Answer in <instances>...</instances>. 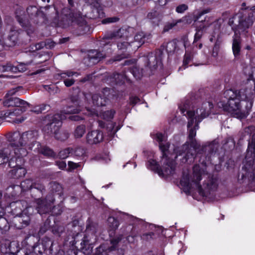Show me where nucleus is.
Masks as SVG:
<instances>
[{
    "mask_svg": "<svg viewBox=\"0 0 255 255\" xmlns=\"http://www.w3.org/2000/svg\"><path fill=\"white\" fill-rule=\"evenodd\" d=\"M130 44L128 43L127 42H122L119 43L118 44V47L119 49L123 50L125 49H127L128 47H129Z\"/></svg>",
    "mask_w": 255,
    "mask_h": 255,
    "instance_id": "50",
    "label": "nucleus"
},
{
    "mask_svg": "<svg viewBox=\"0 0 255 255\" xmlns=\"http://www.w3.org/2000/svg\"><path fill=\"white\" fill-rule=\"evenodd\" d=\"M21 89L20 87H17L15 88H13L10 90H9L8 93L5 95L6 97H11L12 95L15 94L17 92H18L20 89Z\"/></svg>",
    "mask_w": 255,
    "mask_h": 255,
    "instance_id": "49",
    "label": "nucleus"
},
{
    "mask_svg": "<svg viewBox=\"0 0 255 255\" xmlns=\"http://www.w3.org/2000/svg\"><path fill=\"white\" fill-rule=\"evenodd\" d=\"M139 102V99L136 97H132L130 99V102L132 105H135Z\"/></svg>",
    "mask_w": 255,
    "mask_h": 255,
    "instance_id": "55",
    "label": "nucleus"
},
{
    "mask_svg": "<svg viewBox=\"0 0 255 255\" xmlns=\"http://www.w3.org/2000/svg\"><path fill=\"white\" fill-rule=\"evenodd\" d=\"M38 12L37 8L36 6H31L27 8V12L30 15L37 14Z\"/></svg>",
    "mask_w": 255,
    "mask_h": 255,
    "instance_id": "44",
    "label": "nucleus"
},
{
    "mask_svg": "<svg viewBox=\"0 0 255 255\" xmlns=\"http://www.w3.org/2000/svg\"><path fill=\"white\" fill-rule=\"evenodd\" d=\"M127 240H128L129 242H133V237H132V236H128V237L127 238Z\"/></svg>",
    "mask_w": 255,
    "mask_h": 255,
    "instance_id": "62",
    "label": "nucleus"
},
{
    "mask_svg": "<svg viewBox=\"0 0 255 255\" xmlns=\"http://www.w3.org/2000/svg\"><path fill=\"white\" fill-rule=\"evenodd\" d=\"M191 60V57L187 53L185 55V59L183 61V65L185 66L187 65Z\"/></svg>",
    "mask_w": 255,
    "mask_h": 255,
    "instance_id": "56",
    "label": "nucleus"
},
{
    "mask_svg": "<svg viewBox=\"0 0 255 255\" xmlns=\"http://www.w3.org/2000/svg\"><path fill=\"white\" fill-rule=\"evenodd\" d=\"M114 78L117 83H121L127 79V75L125 74H117L114 76Z\"/></svg>",
    "mask_w": 255,
    "mask_h": 255,
    "instance_id": "40",
    "label": "nucleus"
},
{
    "mask_svg": "<svg viewBox=\"0 0 255 255\" xmlns=\"http://www.w3.org/2000/svg\"><path fill=\"white\" fill-rule=\"evenodd\" d=\"M255 158V142L253 140L249 143L248 148L244 162V165L243 170L245 173H243V176L252 177L254 175L255 167L254 165Z\"/></svg>",
    "mask_w": 255,
    "mask_h": 255,
    "instance_id": "8",
    "label": "nucleus"
},
{
    "mask_svg": "<svg viewBox=\"0 0 255 255\" xmlns=\"http://www.w3.org/2000/svg\"><path fill=\"white\" fill-rule=\"evenodd\" d=\"M163 50H165L167 53L174 52L176 48V43L175 41H171L164 43L162 46Z\"/></svg>",
    "mask_w": 255,
    "mask_h": 255,
    "instance_id": "26",
    "label": "nucleus"
},
{
    "mask_svg": "<svg viewBox=\"0 0 255 255\" xmlns=\"http://www.w3.org/2000/svg\"><path fill=\"white\" fill-rule=\"evenodd\" d=\"M20 152V149L16 148V143H11L7 148L0 150V164L6 163L11 158L14 160Z\"/></svg>",
    "mask_w": 255,
    "mask_h": 255,
    "instance_id": "10",
    "label": "nucleus"
},
{
    "mask_svg": "<svg viewBox=\"0 0 255 255\" xmlns=\"http://www.w3.org/2000/svg\"><path fill=\"white\" fill-rule=\"evenodd\" d=\"M86 131V127L84 125L78 126L74 131V135L75 138H79L83 136Z\"/></svg>",
    "mask_w": 255,
    "mask_h": 255,
    "instance_id": "27",
    "label": "nucleus"
},
{
    "mask_svg": "<svg viewBox=\"0 0 255 255\" xmlns=\"http://www.w3.org/2000/svg\"><path fill=\"white\" fill-rule=\"evenodd\" d=\"M157 15V13L156 11H154V12H149L148 15H147V17L150 18V19H153L154 18L155 16H156Z\"/></svg>",
    "mask_w": 255,
    "mask_h": 255,
    "instance_id": "57",
    "label": "nucleus"
},
{
    "mask_svg": "<svg viewBox=\"0 0 255 255\" xmlns=\"http://www.w3.org/2000/svg\"><path fill=\"white\" fill-rule=\"evenodd\" d=\"M46 46H47L48 48H51L54 46V43L53 42H51L50 43V45H49L48 43L45 44Z\"/></svg>",
    "mask_w": 255,
    "mask_h": 255,
    "instance_id": "61",
    "label": "nucleus"
},
{
    "mask_svg": "<svg viewBox=\"0 0 255 255\" xmlns=\"http://www.w3.org/2000/svg\"><path fill=\"white\" fill-rule=\"evenodd\" d=\"M87 114L88 115H96L108 121L112 119L115 114V111L114 110L107 111L102 113L100 109H96L95 108L90 109L89 107L87 108Z\"/></svg>",
    "mask_w": 255,
    "mask_h": 255,
    "instance_id": "15",
    "label": "nucleus"
},
{
    "mask_svg": "<svg viewBox=\"0 0 255 255\" xmlns=\"http://www.w3.org/2000/svg\"><path fill=\"white\" fill-rule=\"evenodd\" d=\"M72 155L74 156L78 157H83L86 154V149L83 147H77L74 150L72 149Z\"/></svg>",
    "mask_w": 255,
    "mask_h": 255,
    "instance_id": "29",
    "label": "nucleus"
},
{
    "mask_svg": "<svg viewBox=\"0 0 255 255\" xmlns=\"http://www.w3.org/2000/svg\"><path fill=\"white\" fill-rule=\"evenodd\" d=\"M20 152L14 160L11 158L9 160L8 165L13 168L10 172V176L13 178H20L23 177L26 173V170L21 166L24 163L23 157L26 156L27 153V150L23 148H20Z\"/></svg>",
    "mask_w": 255,
    "mask_h": 255,
    "instance_id": "7",
    "label": "nucleus"
},
{
    "mask_svg": "<svg viewBox=\"0 0 255 255\" xmlns=\"http://www.w3.org/2000/svg\"><path fill=\"white\" fill-rule=\"evenodd\" d=\"M3 105L6 107H17L26 108L28 107V103L16 97H5Z\"/></svg>",
    "mask_w": 255,
    "mask_h": 255,
    "instance_id": "13",
    "label": "nucleus"
},
{
    "mask_svg": "<svg viewBox=\"0 0 255 255\" xmlns=\"http://www.w3.org/2000/svg\"><path fill=\"white\" fill-rule=\"evenodd\" d=\"M54 201L53 196L51 195L47 196L45 199H38L36 200V209L38 213L43 214L51 211V204L53 203Z\"/></svg>",
    "mask_w": 255,
    "mask_h": 255,
    "instance_id": "11",
    "label": "nucleus"
},
{
    "mask_svg": "<svg viewBox=\"0 0 255 255\" xmlns=\"http://www.w3.org/2000/svg\"><path fill=\"white\" fill-rule=\"evenodd\" d=\"M21 187L23 191H26L34 188L42 191L44 189L43 186L38 184H33L32 181L30 179H26L21 183Z\"/></svg>",
    "mask_w": 255,
    "mask_h": 255,
    "instance_id": "19",
    "label": "nucleus"
},
{
    "mask_svg": "<svg viewBox=\"0 0 255 255\" xmlns=\"http://www.w3.org/2000/svg\"><path fill=\"white\" fill-rule=\"evenodd\" d=\"M167 2V0H158L157 2L161 6L165 5Z\"/></svg>",
    "mask_w": 255,
    "mask_h": 255,
    "instance_id": "58",
    "label": "nucleus"
},
{
    "mask_svg": "<svg viewBox=\"0 0 255 255\" xmlns=\"http://www.w3.org/2000/svg\"><path fill=\"white\" fill-rule=\"evenodd\" d=\"M51 212L53 215H58L61 214L62 211L60 207L58 206L57 207H54Z\"/></svg>",
    "mask_w": 255,
    "mask_h": 255,
    "instance_id": "51",
    "label": "nucleus"
},
{
    "mask_svg": "<svg viewBox=\"0 0 255 255\" xmlns=\"http://www.w3.org/2000/svg\"><path fill=\"white\" fill-rule=\"evenodd\" d=\"M1 72H11L13 73H15L16 68L15 66H13L10 63H7L4 65H1Z\"/></svg>",
    "mask_w": 255,
    "mask_h": 255,
    "instance_id": "30",
    "label": "nucleus"
},
{
    "mask_svg": "<svg viewBox=\"0 0 255 255\" xmlns=\"http://www.w3.org/2000/svg\"><path fill=\"white\" fill-rule=\"evenodd\" d=\"M69 40V38H65L62 39V41H61L62 43L65 42Z\"/></svg>",
    "mask_w": 255,
    "mask_h": 255,
    "instance_id": "64",
    "label": "nucleus"
},
{
    "mask_svg": "<svg viewBox=\"0 0 255 255\" xmlns=\"http://www.w3.org/2000/svg\"><path fill=\"white\" fill-rule=\"evenodd\" d=\"M18 34V30L15 29L14 27L11 28L7 38L5 41V44L8 46L14 45L17 41Z\"/></svg>",
    "mask_w": 255,
    "mask_h": 255,
    "instance_id": "18",
    "label": "nucleus"
},
{
    "mask_svg": "<svg viewBox=\"0 0 255 255\" xmlns=\"http://www.w3.org/2000/svg\"><path fill=\"white\" fill-rule=\"evenodd\" d=\"M51 191L55 193V195L61 196L62 195V187L58 183L53 182L51 183Z\"/></svg>",
    "mask_w": 255,
    "mask_h": 255,
    "instance_id": "28",
    "label": "nucleus"
},
{
    "mask_svg": "<svg viewBox=\"0 0 255 255\" xmlns=\"http://www.w3.org/2000/svg\"><path fill=\"white\" fill-rule=\"evenodd\" d=\"M56 114L53 115H48L45 118L46 126L43 128L44 131L54 136L57 140L64 141L69 136V133L66 130H60L62 125V120L66 118L64 115Z\"/></svg>",
    "mask_w": 255,
    "mask_h": 255,
    "instance_id": "5",
    "label": "nucleus"
},
{
    "mask_svg": "<svg viewBox=\"0 0 255 255\" xmlns=\"http://www.w3.org/2000/svg\"><path fill=\"white\" fill-rule=\"evenodd\" d=\"M101 249L100 248L99 250H97L96 252L94 255H103L102 253L101 252Z\"/></svg>",
    "mask_w": 255,
    "mask_h": 255,
    "instance_id": "60",
    "label": "nucleus"
},
{
    "mask_svg": "<svg viewBox=\"0 0 255 255\" xmlns=\"http://www.w3.org/2000/svg\"><path fill=\"white\" fill-rule=\"evenodd\" d=\"M206 174L205 169L199 165H195L193 167V172L190 176L183 175L180 183L184 189L188 192L196 191L200 195L204 196L206 192L215 190L217 187V180L211 177L202 186L200 181Z\"/></svg>",
    "mask_w": 255,
    "mask_h": 255,
    "instance_id": "3",
    "label": "nucleus"
},
{
    "mask_svg": "<svg viewBox=\"0 0 255 255\" xmlns=\"http://www.w3.org/2000/svg\"><path fill=\"white\" fill-rule=\"evenodd\" d=\"M152 55L153 54H151L148 59V65L150 67L156 66L159 61V59H157L156 56H153Z\"/></svg>",
    "mask_w": 255,
    "mask_h": 255,
    "instance_id": "38",
    "label": "nucleus"
},
{
    "mask_svg": "<svg viewBox=\"0 0 255 255\" xmlns=\"http://www.w3.org/2000/svg\"><path fill=\"white\" fill-rule=\"evenodd\" d=\"M43 71V69L38 70L35 72H34V74H39V73H41Z\"/></svg>",
    "mask_w": 255,
    "mask_h": 255,
    "instance_id": "63",
    "label": "nucleus"
},
{
    "mask_svg": "<svg viewBox=\"0 0 255 255\" xmlns=\"http://www.w3.org/2000/svg\"><path fill=\"white\" fill-rule=\"evenodd\" d=\"M253 94L250 90H241L238 92L227 90L224 93V97L227 100L226 104L220 102L219 106H222L224 111L238 115L241 118L249 114L253 105Z\"/></svg>",
    "mask_w": 255,
    "mask_h": 255,
    "instance_id": "2",
    "label": "nucleus"
},
{
    "mask_svg": "<svg viewBox=\"0 0 255 255\" xmlns=\"http://www.w3.org/2000/svg\"><path fill=\"white\" fill-rule=\"evenodd\" d=\"M220 49V43L216 41L212 51V56L216 57L218 56Z\"/></svg>",
    "mask_w": 255,
    "mask_h": 255,
    "instance_id": "42",
    "label": "nucleus"
},
{
    "mask_svg": "<svg viewBox=\"0 0 255 255\" xmlns=\"http://www.w3.org/2000/svg\"><path fill=\"white\" fill-rule=\"evenodd\" d=\"M105 57V54L98 52L96 50H91L89 51L88 53V58L89 60L92 61L93 63L97 62Z\"/></svg>",
    "mask_w": 255,
    "mask_h": 255,
    "instance_id": "22",
    "label": "nucleus"
},
{
    "mask_svg": "<svg viewBox=\"0 0 255 255\" xmlns=\"http://www.w3.org/2000/svg\"><path fill=\"white\" fill-rule=\"evenodd\" d=\"M213 104L209 102L204 103L196 110V112L189 110L190 105L188 101H186L179 106L181 114L187 116L189 120L187 127L189 130L188 137L190 147L188 144L186 143L178 149H174V152L176 154L175 158L177 156L183 155V158L181 159L182 162L193 161L195 149L199 147L196 139L194 138L196 134V130L199 128L198 124L203 119L213 113Z\"/></svg>",
    "mask_w": 255,
    "mask_h": 255,
    "instance_id": "1",
    "label": "nucleus"
},
{
    "mask_svg": "<svg viewBox=\"0 0 255 255\" xmlns=\"http://www.w3.org/2000/svg\"><path fill=\"white\" fill-rule=\"evenodd\" d=\"M56 164L58 165L59 168L61 169H64L66 166V162L63 161H57Z\"/></svg>",
    "mask_w": 255,
    "mask_h": 255,
    "instance_id": "54",
    "label": "nucleus"
},
{
    "mask_svg": "<svg viewBox=\"0 0 255 255\" xmlns=\"http://www.w3.org/2000/svg\"><path fill=\"white\" fill-rule=\"evenodd\" d=\"M80 110L78 108H75L73 106H69L67 108L66 110H64V114H74L78 113Z\"/></svg>",
    "mask_w": 255,
    "mask_h": 255,
    "instance_id": "39",
    "label": "nucleus"
},
{
    "mask_svg": "<svg viewBox=\"0 0 255 255\" xmlns=\"http://www.w3.org/2000/svg\"><path fill=\"white\" fill-rule=\"evenodd\" d=\"M69 118L71 121H78L83 119V118L82 117H81V116H80L79 115L70 116L69 117Z\"/></svg>",
    "mask_w": 255,
    "mask_h": 255,
    "instance_id": "53",
    "label": "nucleus"
},
{
    "mask_svg": "<svg viewBox=\"0 0 255 255\" xmlns=\"http://www.w3.org/2000/svg\"><path fill=\"white\" fill-rule=\"evenodd\" d=\"M70 154L71 155L73 154L72 149L69 147L60 151L59 153V156L60 158L65 159L68 157Z\"/></svg>",
    "mask_w": 255,
    "mask_h": 255,
    "instance_id": "32",
    "label": "nucleus"
},
{
    "mask_svg": "<svg viewBox=\"0 0 255 255\" xmlns=\"http://www.w3.org/2000/svg\"><path fill=\"white\" fill-rule=\"evenodd\" d=\"M240 38L239 36L235 35L233 38V42L232 49L235 56H237L240 54L241 46H240Z\"/></svg>",
    "mask_w": 255,
    "mask_h": 255,
    "instance_id": "24",
    "label": "nucleus"
},
{
    "mask_svg": "<svg viewBox=\"0 0 255 255\" xmlns=\"http://www.w3.org/2000/svg\"><path fill=\"white\" fill-rule=\"evenodd\" d=\"M111 91V90L109 88H105L104 89L103 94L104 96L108 97V98H103L97 94L93 95L92 97V103L93 106L99 108L106 105L108 99L110 98L109 94Z\"/></svg>",
    "mask_w": 255,
    "mask_h": 255,
    "instance_id": "14",
    "label": "nucleus"
},
{
    "mask_svg": "<svg viewBox=\"0 0 255 255\" xmlns=\"http://www.w3.org/2000/svg\"><path fill=\"white\" fill-rule=\"evenodd\" d=\"M208 26V24H204L202 22L197 23L196 32L194 35V42H196L201 39L203 34L204 29Z\"/></svg>",
    "mask_w": 255,
    "mask_h": 255,
    "instance_id": "23",
    "label": "nucleus"
},
{
    "mask_svg": "<svg viewBox=\"0 0 255 255\" xmlns=\"http://www.w3.org/2000/svg\"><path fill=\"white\" fill-rule=\"evenodd\" d=\"M108 223L111 230L116 229L119 226L117 220L113 217H109L108 219Z\"/></svg>",
    "mask_w": 255,
    "mask_h": 255,
    "instance_id": "33",
    "label": "nucleus"
},
{
    "mask_svg": "<svg viewBox=\"0 0 255 255\" xmlns=\"http://www.w3.org/2000/svg\"><path fill=\"white\" fill-rule=\"evenodd\" d=\"M159 143V148L162 153V157L161 160V164H163L161 168L157 164L156 161L150 160L148 161V164L150 166V169L155 170L160 176H168L173 174L175 169V164L174 161L170 160L168 157V149L170 144L167 142L165 144L163 143L165 141L166 137L161 133H157L153 137Z\"/></svg>",
    "mask_w": 255,
    "mask_h": 255,
    "instance_id": "4",
    "label": "nucleus"
},
{
    "mask_svg": "<svg viewBox=\"0 0 255 255\" xmlns=\"http://www.w3.org/2000/svg\"><path fill=\"white\" fill-rule=\"evenodd\" d=\"M119 19V18H118L117 17H108V18L103 19L102 21V22L103 24L113 23V22H115L118 21Z\"/></svg>",
    "mask_w": 255,
    "mask_h": 255,
    "instance_id": "46",
    "label": "nucleus"
},
{
    "mask_svg": "<svg viewBox=\"0 0 255 255\" xmlns=\"http://www.w3.org/2000/svg\"><path fill=\"white\" fill-rule=\"evenodd\" d=\"M60 76L64 80V83L66 87H70L74 84L75 80L72 78L73 76H78L77 72L71 71H66L60 74Z\"/></svg>",
    "mask_w": 255,
    "mask_h": 255,
    "instance_id": "17",
    "label": "nucleus"
},
{
    "mask_svg": "<svg viewBox=\"0 0 255 255\" xmlns=\"http://www.w3.org/2000/svg\"><path fill=\"white\" fill-rule=\"evenodd\" d=\"M253 24V21L252 18L250 16H249L248 17H246L244 19L240 20L238 26L239 29L244 31L246 29L252 26Z\"/></svg>",
    "mask_w": 255,
    "mask_h": 255,
    "instance_id": "25",
    "label": "nucleus"
},
{
    "mask_svg": "<svg viewBox=\"0 0 255 255\" xmlns=\"http://www.w3.org/2000/svg\"><path fill=\"white\" fill-rule=\"evenodd\" d=\"M103 133L98 130L89 132L86 136L87 141L91 144H97L102 141Z\"/></svg>",
    "mask_w": 255,
    "mask_h": 255,
    "instance_id": "16",
    "label": "nucleus"
},
{
    "mask_svg": "<svg viewBox=\"0 0 255 255\" xmlns=\"http://www.w3.org/2000/svg\"><path fill=\"white\" fill-rule=\"evenodd\" d=\"M99 0H87V3L92 6L95 7L97 11L99 10L100 3Z\"/></svg>",
    "mask_w": 255,
    "mask_h": 255,
    "instance_id": "45",
    "label": "nucleus"
},
{
    "mask_svg": "<svg viewBox=\"0 0 255 255\" xmlns=\"http://www.w3.org/2000/svg\"><path fill=\"white\" fill-rule=\"evenodd\" d=\"M125 32H126V31L124 29H120L112 33L109 38L111 39L113 38H121Z\"/></svg>",
    "mask_w": 255,
    "mask_h": 255,
    "instance_id": "37",
    "label": "nucleus"
},
{
    "mask_svg": "<svg viewBox=\"0 0 255 255\" xmlns=\"http://www.w3.org/2000/svg\"><path fill=\"white\" fill-rule=\"evenodd\" d=\"M182 22V20H174L171 22L167 23L164 26L163 31H168L175 26L178 23Z\"/></svg>",
    "mask_w": 255,
    "mask_h": 255,
    "instance_id": "31",
    "label": "nucleus"
},
{
    "mask_svg": "<svg viewBox=\"0 0 255 255\" xmlns=\"http://www.w3.org/2000/svg\"><path fill=\"white\" fill-rule=\"evenodd\" d=\"M70 18L73 22L76 23V33L77 35H83L90 33V28L87 25L79 11L71 13Z\"/></svg>",
    "mask_w": 255,
    "mask_h": 255,
    "instance_id": "9",
    "label": "nucleus"
},
{
    "mask_svg": "<svg viewBox=\"0 0 255 255\" xmlns=\"http://www.w3.org/2000/svg\"><path fill=\"white\" fill-rule=\"evenodd\" d=\"M26 108L18 107L14 109L12 111H8L4 114L5 118H10L12 119V122L16 124H19L23 122L26 117H20L21 114L25 111Z\"/></svg>",
    "mask_w": 255,
    "mask_h": 255,
    "instance_id": "12",
    "label": "nucleus"
},
{
    "mask_svg": "<svg viewBox=\"0 0 255 255\" xmlns=\"http://www.w3.org/2000/svg\"><path fill=\"white\" fill-rule=\"evenodd\" d=\"M148 39V37L145 34L141 31L136 33L134 36V41L132 42L134 47L136 48H139L146 40Z\"/></svg>",
    "mask_w": 255,
    "mask_h": 255,
    "instance_id": "21",
    "label": "nucleus"
},
{
    "mask_svg": "<svg viewBox=\"0 0 255 255\" xmlns=\"http://www.w3.org/2000/svg\"><path fill=\"white\" fill-rule=\"evenodd\" d=\"M131 73L137 79H140L142 76V70L137 67H133L131 70Z\"/></svg>",
    "mask_w": 255,
    "mask_h": 255,
    "instance_id": "34",
    "label": "nucleus"
},
{
    "mask_svg": "<svg viewBox=\"0 0 255 255\" xmlns=\"http://www.w3.org/2000/svg\"><path fill=\"white\" fill-rule=\"evenodd\" d=\"M46 106L44 105H41L39 106H37L34 107V109L32 111V112L39 114L41 113L42 111L45 110Z\"/></svg>",
    "mask_w": 255,
    "mask_h": 255,
    "instance_id": "47",
    "label": "nucleus"
},
{
    "mask_svg": "<svg viewBox=\"0 0 255 255\" xmlns=\"http://www.w3.org/2000/svg\"><path fill=\"white\" fill-rule=\"evenodd\" d=\"M38 136V132L36 130L28 131L23 132L21 135L18 132H14L11 136V140H13V143H15L16 148L20 149L23 148L26 150V146L29 149H32L35 145L36 147L34 150L39 149L40 143L36 141Z\"/></svg>",
    "mask_w": 255,
    "mask_h": 255,
    "instance_id": "6",
    "label": "nucleus"
},
{
    "mask_svg": "<svg viewBox=\"0 0 255 255\" xmlns=\"http://www.w3.org/2000/svg\"><path fill=\"white\" fill-rule=\"evenodd\" d=\"M40 152L43 154L44 155L48 156V157H54L55 155L54 152L51 150L50 148L47 147H43Z\"/></svg>",
    "mask_w": 255,
    "mask_h": 255,
    "instance_id": "35",
    "label": "nucleus"
},
{
    "mask_svg": "<svg viewBox=\"0 0 255 255\" xmlns=\"http://www.w3.org/2000/svg\"><path fill=\"white\" fill-rule=\"evenodd\" d=\"M17 19L19 23L22 27H24L25 28L29 27L30 25L29 22L27 20H24L22 17L16 15Z\"/></svg>",
    "mask_w": 255,
    "mask_h": 255,
    "instance_id": "43",
    "label": "nucleus"
},
{
    "mask_svg": "<svg viewBox=\"0 0 255 255\" xmlns=\"http://www.w3.org/2000/svg\"><path fill=\"white\" fill-rule=\"evenodd\" d=\"M68 165L69 170L76 169L81 166L79 163H74L72 161H69L68 163Z\"/></svg>",
    "mask_w": 255,
    "mask_h": 255,
    "instance_id": "48",
    "label": "nucleus"
},
{
    "mask_svg": "<svg viewBox=\"0 0 255 255\" xmlns=\"http://www.w3.org/2000/svg\"><path fill=\"white\" fill-rule=\"evenodd\" d=\"M188 6L186 4H181L177 6L176 8V11L179 13H183L188 9Z\"/></svg>",
    "mask_w": 255,
    "mask_h": 255,
    "instance_id": "41",
    "label": "nucleus"
},
{
    "mask_svg": "<svg viewBox=\"0 0 255 255\" xmlns=\"http://www.w3.org/2000/svg\"><path fill=\"white\" fill-rule=\"evenodd\" d=\"M44 45V44L43 43H38V44L36 45V49H40L41 48H42L43 46Z\"/></svg>",
    "mask_w": 255,
    "mask_h": 255,
    "instance_id": "59",
    "label": "nucleus"
},
{
    "mask_svg": "<svg viewBox=\"0 0 255 255\" xmlns=\"http://www.w3.org/2000/svg\"><path fill=\"white\" fill-rule=\"evenodd\" d=\"M120 240L121 238L119 237L117 238L114 239L111 241V244L112 245V247H111V250H113L115 249V246L120 242Z\"/></svg>",
    "mask_w": 255,
    "mask_h": 255,
    "instance_id": "52",
    "label": "nucleus"
},
{
    "mask_svg": "<svg viewBox=\"0 0 255 255\" xmlns=\"http://www.w3.org/2000/svg\"><path fill=\"white\" fill-rule=\"evenodd\" d=\"M31 62L19 63L18 65L15 66L16 68L15 73L17 72H24L27 70V66L30 65Z\"/></svg>",
    "mask_w": 255,
    "mask_h": 255,
    "instance_id": "36",
    "label": "nucleus"
},
{
    "mask_svg": "<svg viewBox=\"0 0 255 255\" xmlns=\"http://www.w3.org/2000/svg\"><path fill=\"white\" fill-rule=\"evenodd\" d=\"M210 10L209 9H206L200 12L197 15L192 16L191 15H187L183 17L181 19L179 20H182V22H185L187 24H190L193 20L197 21L204 14L209 12Z\"/></svg>",
    "mask_w": 255,
    "mask_h": 255,
    "instance_id": "20",
    "label": "nucleus"
}]
</instances>
